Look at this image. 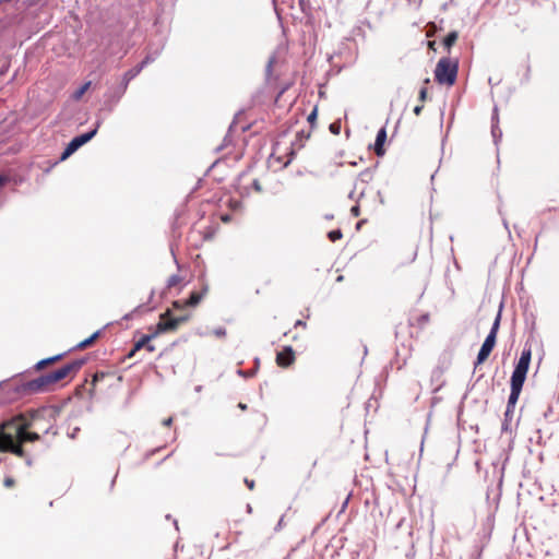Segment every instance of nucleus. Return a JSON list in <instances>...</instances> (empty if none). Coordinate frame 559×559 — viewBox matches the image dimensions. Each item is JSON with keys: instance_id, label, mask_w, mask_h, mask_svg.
I'll use <instances>...</instances> for the list:
<instances>
[{"instance_id": "obj_28", "label": "nucleus", "mask_w": 559, "mask_h": 559, "mask_svg": "<svg viewBox=\"0 0 559 559\" xmlns=\"http://www.w3.org/2000/svg\"><path fill=\"white\" fill-rule=\"evenodd\" d=\"M423 109H424V105H423V103H421L420 105H417V106L414 108V114H415L416 116H419V115L421 114Z\"/></svg>"}, {"instance_id": "obj_11", "label": "nucleus", "mask_w": 559, "mask_h": 559, "mask_svg": "<svg viewBox=\"0 0 559 559\" xmlns=\"http://www.w3.org/2000/svg\"><path fill=\"white\" fill-rule=\"evenodd\" d=\"M385 140H386V130H385V128H381L378 131V133H377L376 142H374V146H373V151H374L377 156H383L384 155V153H385V150H384Z\"/></svg>"}, {"instance_id": "obj_31", "label": "nucleus", "mask_w": 559, "mask_h": 559, "mask_svg": "<svg viewBox=\"0 0 559 559\" xmlns=\"http://www.w3.org/2000/svg\"><path fill=\"white\" fill-rule=\"evenodd\" d=\"M293 156H294V152L292 151V152L289 153V157H288V159H287L286 162H284V163H283V166H284V167H286V166L292 162Z\"/></svg>"}, {"instance_id": "obj_13", "label": "nucleus", "mask_w": 559, "mask_h": 559, "mask_svg": "<svg viewBox=\"0 0 559 559\" xmlns=\"http://www.w3.org/2000/svg\"><path fill=\"white\" fill-rule=\"evenodd\" d=\"M40 439V436L37 432L29 431V429H23L21 433L20 447H23L26 442H36Z\"/></svg>"}, {"instance_id": "obj_25", "label": "nucleus", "mask_w": 559, "mask_h": 559, "mask_svg": "<svg viewBox=\"0 0 559 559\" xmlns=\"http://www.w3.org/2000/svg\"><path fill=\"white\" fill-rule=\"evenodd\" d=\"M427 96H428L427 87H423L419 91V95H418L419 102L424 104L426 102V99H427Z\"/></svg>"}, {"instance_id": "obj_23", "label": "nucleus", "mask_w": 559, "mask_h": 559, "mask_svg": "<svg viewBox=\"0 0 559 559\" xmlns=\"http://www.w3.org/2000/svg\"><path fill=\"white\" fill-rule=\"evenodd\" d=\"M329 129L333 134L338 135L341 132V122L335 121V122L331 123Z\"/></svg>"}, {"instance_id": "obj_35", "label": "nucleus", "mask_w": 559, "mask_h": 559, "mask_svg": "<svg viewBox=\"0 0 559 559\" xmlns=\"http://www.w3.org/2000/svg\"><path fill=\"white\" fill-rule=\"evenodd\" d=\"M4 182H5V178H3V177H1V176H0V187H1V186H3V185H4Z\"/></svg>"}, {"instance_id": "obj_2", "label": "nucleus", "mask_w": 559, "mask_h": 559, "mask_svg": "<svg viewBox=\"0 0 559 559\" xmlns=\"http://www.w3.org/2000/svg\"><path fill=\"white\" fill-rule=\"evenodd\" d=\"M83 364V360L71 361L52 372L43 374L34 380L28 381L25 384V390L29 393L49 391L52 388V385H55L59 381L63 380L71 373H76L81 369Z\"/></svg>"}, {"instance_id": "obj_12", "label": "nucleus", "mask_w": 559, "mask_h": 559, "mask_svg": "<svg viewBox=\"0 0 559 559\" xmlns=\"http://www.w3.org/2000/svg\"><path fill=\"white\" fill-rule=\"evenodd\" d=\"M112 374L109 373V372H104V371H97L94 373L93 378H92V381L90 383V389H88V395L90 397H94V395L96 394V386H97V383L103 381L105 378L107 377H111Z\"/></svg>"}, {"instance_id": "obj_37", "label": "nucleus", "mask_w": 559, "mask_h": 559, "mask_svg": "<svg viewBox=\"0 0 559 559\" xmlns=\"http://www.w3.org/2000/svg\"><path fill=\"white\" fill-rule=\"evenodd\" d=\"M272 63H273V60H271V61L269 62V64H267V71H270V70H271Z\"/></svg>"}, {"instance_id": "obj_14", "label": "nucleus", "mask_w": 559, "mask_h": 559, "mask_svg": "<svg viewBox=\"0 0 559 559\" xmlns=\"http://www.w3.org/2000/svg\"><path fill=\"white\" fill-rule=\"evenodd\" d=\"M206 292H207L206 288H204L203 292H192L190 294L189 298L185 301V305L189 306V307L197 306L201 301L203 296L206 294Z\"/></svg>"}, {"instance_id": "obj_30", "label": "nucleus", "mask_w": 559, "mask_h": 559, "mask_svg": "<svg viewBox=\"0 0 559 559\" xmlns=\"http://www.w3.org/2000/svg\"><path fill=\"white\" fill-rule=\"evenodd\" d=\"M173 424V417H168L163 420V425L169 427Z\"/></svg>"}, {"instance_id": "obj_1", "label": "nucleus", "mask_w": 559, "mask_h": 559, "mask_svg": "<svg viewBox=\"0 0 559 559\" xmlns=\"http://www.w3.org/2000/svg\"><path fill=\"white\" fill-rule=\"evenodd\" d=\"M32 418L26 414H19L0 424V452H9L19 457H24L25 451L20 447V438L23 429L32 427Z\"/></svg>"}, {"instance_id": "obj_36", "label": "nucleus", "mask_w": 559, "mask_h": 559, "mask_svg": "<svg viewBox=\"0 0 559 559\" xmlns=\"http://www.w3.org/2000/svg\"><path fill=\"white\" fill-rule=\"evenodd\" d=\"M239 407H240L241 409H246V408H247V405H246V404L240 403V404H239Z\"/></svg>"}, {"instance_id": "obj_29", "label": "nucleus", "mask_w": 559, "mask_h": 559, "mask_svg": "<svg viewBox=\"0 0 559 559\" xmlns=\"http://www.w3.org/2000/svg\"><path fill=\"white\" fill-rule=\"evenodd\" d=\"M350 212H352V214H353L355 217L359 216V213H360V211H359V206H357V205H356V206H353V207H352V210H350Z\"/></svg>"}, {"instance_id": "obj_22", "label": "nucleus", "mask_w": 559, "mask_h": 559, "mask_svg": "<svg viewBox=\"0 0 559 559\" xmlns=\"http://www.w3.org/2000/svg\"><path fill=\"white\" fill-rule=\"evenodd\" d=\"M252 188H253V190H254L255 192H258V193H261V192H263V191H264V187H263V185H262V182H261V180H260V179H254V180L252 181Z\"/></svg>"}, {"instance_id": "obj_20", "label": "nucleus", "mask_w": 559, "mask_h": 559, "mask_svg": "<svg viewBox=\"0 0 559 559\" xmlns=\"http://www.w3.org/2000/svg\"><path fill=\"white\" fill-rule=\"evenodd\" d=\"M328 238L332 241V242H335L340 239L343 238V233L341 231V229H334V230H331L329 231L328 234Z\"/></svg>"}, {"instance_id": "obj_19", "label": "nucleus", "mask_w": 559, "mask_h": 559, "mask_svg": "<svg viewBox=\"0 0 559 559\" xmlns=\"http://www.w3.org/2000/svg\"><path fill=\"white\" fill-rule=\"evenodd\" d=\"M90 86H91V82H86L85 84H83L78 91H75V93L73 94V98L79 100L85 94V92L90 88Z\"/></svg>"}, {"instance_id": "obj_27", "label": "nucleus", "mask_w": 559, "mask_h": 559, "mask_svg": "<svg viewBox=\"0 0 559 559\" xmlns=\"http://www.w3.org/2000/svg\"><path fill=\"white\" fill-rule=\"evenodd\" d=\"M245 484L246 486L250 489V490H253L254 489V480L253 479H248V478H245Z\"/></svg>"}, {"instance_id": "obj_24", "label": "nucleus", "mask_w": 559, "mask_h": 559, "mask_svg": "<svg viewBox=\"0 0 559 559\" xmlns=\"http://www.w3.org/2000/svg\"><path fill=\"white\" fill-rule=\"evenodd\" d=\"M317 115H318V109H317V107H316V108H313V110L309 114V116H308V118H307V119H308V121H309V123L311 124V127H313V126H314V123H316Z\"/></svg>"}, {"instance_id": "obj_32", "label": "nucleus", "mask_w": 559, "mask_h": 559, "mask_svg": "<svg viewBox=\"0 0 559 559\" xmlns=\"http://www.w3.org/2000/svg\"><path fill=\"white\" fill-rule=\"evenodd\" d=\"M221 219H222L224 223H228V222H230V216L226 214V215H223V216L221 217Z\"/></svg>"}, {"instance_id": "obj_16", "label": "nucleus", "mask_w": 559, "mask_h": 559, "mask_svg": "<svg viewBox=\"0 0 559 559\" xmlns=\"http://www.w3.org/2000/svg\"><path fill=\"white\" fill-rule=\"evenodd\" d=\"M61 358H62V355H56L53 357L43 359L36 364L35 368H36V370H41L45 367H47L48 365L59 361Z\"/></svg>"}, {"instance_id": "obj_8", "label": "nucleus", "mask_w": 559, "mask_h": 559, "mask_svg": "<svg viewBox=\"0 0 559 559\" xmlns=\"http://www.w3.org/2000/svg\"><path fill=\"white\" fill-rule=\"evenodd\" d=\"M96 132H97V130L94 129L90 132H86L84 134H81V135L72 139L71 142L64 148L63 153L61 154L60 159L64 160L69 156H71L79 147H81L82 145L87 143L90 140H92L95 136Z\"/></svg>"}, {"instance_id": "obj_5", "label": "nucleus", "mask_w": 559, "mask_h": 559, "mask_svg": "<svg viewBox=\"0 0 559 559\" xmlns=\"http://www.w3.org/2000/svg\"><path fill=\"white\" fill-rule=\"evenodd\" d=\"M457 75V62L441 58L435 69V79L439 84L453 85Z\"/></svg>"}, {"instance_id": "obj_10", "label": "nucleus", "mask_w": 559, "mask_h": 559, "mask_svg": "<svg viewBox=\"0 0 559 559\" xmlns=\"http://www.w3.org/2000/svg\"><path fill=\"white\" fill-rule=\"evenodd\" d=\"M157 333L143 335L133 346L132 350L129 353L128 357H132L138 350L145 347L147 352L153 353L155 350V346L151 344V341L156 337Z\"/></svg>"}, {"instance_id": "obj_17", "label": "nucleus", "mask_w": 559, "mask_h": 559, "mask_svg": "<svg viewBox=\"0 0 559 559\" xmlns=\"http://www.w3.org/2000/svg\"><path fill=\"white\" fill-rule=\"evenodd\" d=\"M99 334H100V332H99V331H97V332H95L94 334H92L88 338H86V340H84V341L80 342V343L78 344V348H80V349H84V348L90 347V346H91L92 344H94V342L99 337Z\"/></svg>"}, {"instance_id": "obj_9", "label": "nucleus", "mask_w": 559, "mask_h": 559, "mask_svg": "<svg viewBox=\"0 0 559 559\" xmlns=\"http://www.w3.org/2000/svg\"><path fill=\"white\" fill-rule=\"evenodd\" d=\"M296 360L295 352L292 346H285L276 354V364L281 368L292 366Z\"/></svg>"}, {"instance_id": "obj_15", "label": "nucleus", "mask_w": 559, "mask_h": 559, "mask_svg": "<svg viewBox=\"0 0 559 559\" xmlns=\"http://www.w3.org/2000/svg\"><path fill=\"white\" fill-rule=\"evenodd\" d=\"M145 61H143L141 64L136 66L135 68L127 71L124 74H123V83H124V87H127V85L129 84V82L131 80H133L143 69V66H144Z\"/></svg>"}, {"instance_id": "obj_21", "label": "nucleus", "mask_w": 559, "mask_h": 559, "mask_svg": "<svg viewBox=\"0 0 559 559\" xmlns=\"http://www.w3.org/2000/svg\"><path fill=\"white\" fill-rule=\"evenodd\" d=\"M181 278L179 275H171L168 281H167V286L170 288V287H174V286H177L179 283H180Z\"/></svg>"}, {"instance_id": "obj_3", "label": "nucleus", "mask_w": 559, "mask_h": 559, "mask_svg": "<svg viewBox=\"0 0 559 559\" xmlns=\"http://www.w3.org/2000/svg\"><path fill=\"white\" fill-rule=\"evenodd\" d=\"M531 358V348H524L511 376V392L508 400L507 414L513 411L519 401L528 371Z\"/></svg>"}, {"instance_id": "obj_33", "label": "nucleus", "mask_w": 559, "mask_h": 559, "mask_svg": "<svg viewBox=\"0 0 559 559\" xmlns=\"http://www.w3.org/2000/svg\"><path fill=\"white\" fill-rule=\"evenodd\" d=\"M361 176H366L368 178H371L372 174L369 170H367V171L362 173Z\"/></svg>"}, {"instance_id": "obj_26", "label": "nucleus", "mask_w": 559, "mask_h": 559, "mask_svg": "<svg viewBox=\"0 0 559 559\" xmlns=\"http://www.w3.org/2000/svg\"><path fill=\"white\" fill-rule=\"evenodd\" d=\"M3 485L7 488H12L15 485V480L12 477H5L3 480Z\"/></svg>"}, {"instance_id": "obj_18", "label": "nucleus", "mask_w": 559, "mask_h": 559, "mask_svg": "<svg viewBox=\"0 0 559 559\" xmlns=\"http://www.w3.org/2000/svg\"><path fill=\"white\" fill-rule=\"evenodd\" d=\"M457 37H459V34L457 32L453 31V32H450L445 38L443 39V45L445 48L450 49L454 44L455 41L457 40Z\"/></svg>"}, {"instance_id": "obj_34", "label": "nucleus", "mask_w": 559, "mask_h": 559, "mask_svg": "<svg viewBox=\"0 0 559 559\" xmlns=\"http://www.w3.org/2000/svg\"><path fill=\"white\" fill-rule=\"evenodd\" d=\"M299 325H300V326H305V325H306V323H305L304 321H301V320H298V321L296 322L295 326H299Z\"/></svg>"}, {"instance_id": "obj_7", "label": "nucleus", "mask_w": 559, "mask_h": 559, "mask_svg": "<svg viewBox=\"0 0 559 559\" xmlns=\"http://www.w3.org/2000/svg\"><path fill=\"white\" fill-rule=\"evenodd\" d=\"M189 320V316L173 317L170 311H166L159 318V322L156 326V333L175 331L178 326Z\"/></svg>"}, {"instance_id": "obj_6", "label": "nucleus", "mask_w": 559, "mask_h": 559, "mask_svg": "<svg viewBox=\"0 0 559 559\" xmlns=\"http://www.w3.org/2000/svg\"><path fill=\"white\" fill-rule=\"evenodd\" d=\"M500 319H501V314L499 312L495 319V322L491 326L489 334L487 335L485 342L483 343V345L478 352L475 367L485 362L487 360V358L489 357L490 353L492 352V349L496 345L497 334H498V330L500 326Z\"/></svg>"}, {"instance_id": "obj_4", "label": "nucleus", "mask_w": 559, "mask_h": 559, "mask_svg": "<svg viewBox=\"0 0 559 559\" xmlns=\"http://www.w3.org/2000/svg\"><path fill=\"white\" fill-rule=\"evenodd\" d=\"M531 358V348H524L511 376V392L508 400L507 414L513 411L519 401L528 371Z\"/></svg>"}]
</instances>
